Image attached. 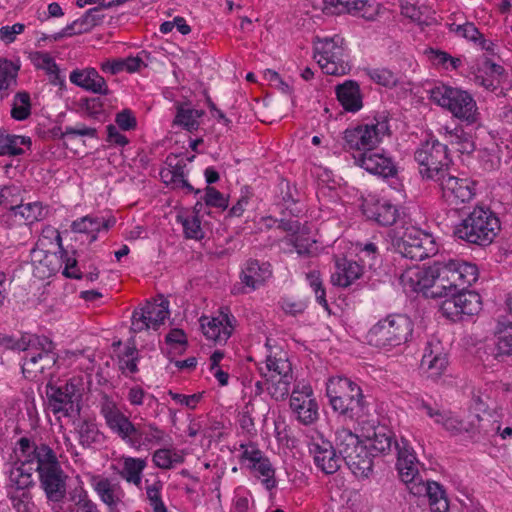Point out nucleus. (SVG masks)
I'll list each match as a JSON object with an SVG mask.
<instances>
[{
	"label": "nucleus",
	"mask_w": 512,
	"mask_h": 512,
	"mask_svg": "<svg viewBox=\"0 0 512 512\" xmlns=\"http://www.w3.org/2000/svg\"><path fill=\"white\" fill-rule=\"evenodd\" d=\"M24 29L25 25L22 23H16L12 26H2L0 28V39L6 44H10L15 41L16 36L21 34Z\"/></svg>",
	"instance_id": "63"
},
{
	"label": "nucleus",
	"mask_w": 512,
	"mask_h": 512,
	"mask_svg": "<svg viewBox=\"0 0 512 512\" xmlns=\"http://www.w3.org/2000/svg\"><path fill=\"white\" fill-rule=\"evenodd\" d=\"M497 340H492L496 345L498 355L503 361L504 357L512 354V322L499 321L496 331Z\"/></svg>",
	"instance_id": "43"
},
{
	"label": "nucleus",
	"mask_w": 512,
	"mask_h": 512,
	"mask_svg": "<svg viewBox=\"0 0 512 512\" xmlns=\"http://www.w3.org/2000/svg\"><path fill=\"white\" fill-rule=\"evenodd\" d=\"M363 273V268L357 262H347L341 272L333 274L331 281L334 285L347 287Z\"/></svg>",
	"instance_id": "47"
},
{
	"label": "nucleus",
	"mask_w": 512,
	"mask_h": 512,
	"mask_svg": "<svg viewBox=\"0 0 512 512\" xmlns=\"http://www.w3.org/2000/svg\"><path fill=\"white\" fill-rule=\"evenodd\" d=\"M169 316V301L162 296L158 300L147 301L144 306L134 310L131 330L139 333L147 329L157 330Z\"/></svg>",
	"instance_id": "12"
},
{
	"label": "nucleus",
	"mask_w": 512,
	"mask_h": 512,
	"mask_svg": "<svg viewBox=\"0 0 512 512\" xmlns=\"http://www.w3.org/2000/svg\"><path fill=\"white\" fill-rule=\"evenodd\" d=\"M46 211L39 202L17 204L11 206V215L19 220H23L25 224H32L45 217Z\"/></svg>",
	"instance_id": "42"
},
{
	"label": "nucleus",
	"mask_w": 512,
	"mask_h": 512,
	"mask_svg": "<svg viewBox=\"0 0 512 512\" xmlns=\"http://www.w3.org/2000/svg\"><path fill=\"white\" fill-rule=\"evenodd\" d=\"M368 75L374 82L383 86H393L397 83V77L388 69H372Z\"/></svg>",
	"instance_id": "60"
},
{
	"label": "nucleus",
	"mask_w": 512,
	"mask_h": 512,
	"mask_svg": "<svg viewBox=\"0 0 512 512\" xmlns=\"http://www.w3.org/2000/svg\"><path fill=\"white\" fill-rule=\"evenodd\" d=\"M115 122L120 129L125 131L133 130L137 126L136 118L129 109L117 113Z\"/></svg>",
	"instance_id": "62"
},
{
	"label": "nucleus",
	"mask_w": 512,
	"mask_h": 512,
	"mask_svg": "<svg viewBox=\"0 0 512 512\" xmlns=\"http://www.w3.org/2000/svg\"><path fill=\"white\" fill-rule=\"evenodd\" d=\"M436 262L428 267H411L406 269L399 278L406 292H423L430 296L432 290H438Z\"/></svg>",
	"instance_id": "14"
},
{
	"label": "nucleus",
	"mask_w": 512,
	"mask_h": 512,
	"mask_svg": "<svg viewBox=\"0 0 512 512\" xmlns=\"http://www.w3.org/2000/svg\"><path fill=\"white\" fill-rule=\"evenodd\" d=\"M419 172L425 179L439 181L449 171L450 159L447 145L438 140H428L415 152Z\"/></svg>",
	"instance_id": "9"
},
{
	"label": "nucleus",
	"mask_w": 512,
	"mask_h": 512,
	"mask_svg": "<svg viewBox=\"0 0 512 512\" xmlns=\"http://www.w3.org/2000/svg\"><path fill=\"white\" fill-rule=\"evenodd\" d=\"M335 91L338 101L346 111L357 112L362 108V95L356 81L346 80L337 85Z\"/></svg>",
	"instance_id": "31"
},
{
	"label": "nucleus",
	"mask_w": 512,
	"mask_h": 512,
	"mask_svg": "<svg viewBox=\"0 0 512 512\" xmlns=\"http://www.w3.org/2000/svg\"><path fill=\"white\" fill-rule=\"evenodd\" d=\"M171 437L154 424H148L142 429L138 428L136 435L131 438L130 445L134 448L141 446L166 445L171 444Z\"/></svg>",
	"instance_id": "33"
},
{
	"label": "nucleus",
	"mask_w": 512,
	"mask_h": 512,
	"mask_svg": "<svg viewBox=\"0 0 512 512\" xmlns=\"http://www.w3.org/2000/svg\"><path fill=\"white\" fill-rule=\"evenodd\" d=\"M233 319L224 312H220L217 317L203 316L200 318L203 334L208 340L219 344L226 343L234 330Z\"/></svg>",
	"instance_id": "21"
},
{
	"label": "nucleus",
	"mask_w": 512,
	"mask_h": 512,
	"mask_svg": "<svg viewBox=\"0 0 512 512\" xmlns=\"http://www.w3.org/2000/svg\"><path fill=\"white\" fill-rule=\"evenodd\" d=\"M101 414L107 426L123 440L131 443V438L136 435L138 428L126 417L107 395L101 400Z\"/></svg>",
	"instance_id": "17"
},
{
	"label": "nucleus",
	"mask_w": 512,
	"mask_h": 512,
	"mask_svg": "<svg viewBox=\"0 0 512 512\" xmlns=\"http://www.w3.org/2000/svg\"><path fill=\"white\" fill-rule=\"evenodd\" d=\"M306 279L313 289L317 302L326 310L329 311V305L326 300V292L323 287L322 279L320 278V273L317 270H312L306 274Z\"/></svg>",
	"instance_id": "55"
},
{
	"label": "nucleus",
	"mask_w": 512,
	"mask_h": 512,
	"mask_svg": "<svg viewBox=\"0 0 512 512\" xmlns=\"http://www.w3.org/2000/svg\"><path fill=\"white\" fill-rule=\"evenodd\" d=\"M147 466V462L142 458L126 457L123 459L122 469L119 471L121 478L128 483L141 488L142 473Z\"/></svg>",
	"instance_id": "39"
},
{
	"label": "nucleus",
	"mask_w": 512,
	"mask_h": 512,
	"mask_svg": "<svg viewBox=\"0 0 512 512\" xmlns=\"http://www.w3.org/2000/svg\"><path fill=\"white\" fill-rule=\"evenodd\" d=\"M152 461L156 467L164 470L172 469L177 464L184 462V457L177 451L161 448L153 453Z\"/></svg>",
	"instance_id": "48"
},
{
	"label": "nucleus",
	"mask_w": 512,
	"mask_h": 512,
	"mask_svg": "<svg viewBox=\"0 0 512 512\" xmlns=\"http://www.w3.org/2000/svg\"><path fill=\"white\" fill-rule=\"evenodd\" d=\"M31 144L32 141L30 137L9 134L5 129H0V156L22 155L24 153V150L18 147V145L30 147Z\"/></svg>",
	"instance_id": "38"
},
{
	"label": "nucleus",
	"mask_w": 512,
	"mask_h": 512,
	"mask_svg": "<svg viewBox=\"0 0 512 512\" xmlns=\"http://www.w3.org/2000/svg\"><path fill=\"white\" fill-rule=\"evenodd\" d=\"M177 220L182 224L186 238L201 239L203 237L201 222L197 215H178Z\"/></svg>",
	"instance_id": "54"
},
{
	"label": "nucleus",
	"mask_w": 512,
	"mask_h": 512,
	"mask_svg": "<svg viewBox=\"0 0 512 512\" xmlns=\"http://www.w3.org/2000/svg\"><path fill=\"white\" fill-rule=\"evenodd\" d=\"M115 224L114 218L104 219L102 217L97 216H84L78 220H75L72 225V231L76 233H86L91 235L90 242H93L97 239V233L99 231L108 230Z\"/></svg>",
	"instance_id": "35"
},
{
	"label": "nucleus",
	"mask_w": 512,
	"mask_h": 512,
	"mask_svg": "<svg viewBox=\"0 0 512 512\" xmlns=\"http://www.w3.org/2000/svg\"><path fill=\"white\" fill-rule=\"evenodd\" d=\"M362 445L358 435L353 433L349 428H338L335 432V449H337L339 456L343 459Z\"/></svg>",
	"instance_id": "40"
},
{
	"label": "nucleus",
	"mask_w": 512,
	"mask_h": 512,
	"mask_svg": "<svg viewBox=\"0 0 512 512\" xmlns=\"http://www.w3.org/2000/svg\"><path fill=\"white\" fill-rule=\"evenodd\" d=\"M267 381L270 382L269 386L267 387L270 395L276 400H281L287 397L290 393L293 374L279 376L277 378H268Z\"/></svg>",
	"instance_id": "50"
},
{
	"label": "nucleus",
	"mask_w": 512,
	"mask_h": 512,
	"mask_svg": "<svg viewBox=\"0 0 512 512\" xmlns=\"http://www.w3.org/2000/svg\"><path fill=\"white\" fill-rule=\"evenodd\" d=\"M272 275L271 266L268 262L260 263L250 259L246 262L241 273V282L250 290H255L265 283Z\"/></svg>",
	"instance_id": "28"
},
{
	"label": "nucleus",
	"mask_w": 512,
	"mask_h": 512,
	"mask_svg": "<svg viewBox=\"0 0 512 512\" xmlns=\"http://www.w3.org/2000/svg\"><path fill=\"white\" fill-rule=\"evenodd\" d=\"M205 203L208 206L226 209L228 200L224 195L213 187H207L204 196Z\"/></svg>",
	"instance_id": "61"
},
{
	"label": "nucleus",
	"mask_w": 512,
	"mask_h": 512,
	"mask_svg": "<svg viewBox=\"0 0 512 512\" xmlns=\"http://www.w3.org/2000/svg\"><path fill=\"white\" fill-rule=\"evenodd\" d=\"M311 396V388L305 387L303 392L293 391L290 398L291 409L305 425L312 424L318 419V404Z\"/></svg>",
	"instance_id": "23"
},
{
	"label": "nucleus",
	"mask_w": 512,
	"mask_h": 512,
	"mask_svg": "<svg viewBox=\"0 0 512 512\" xmlns=\"http://www.w3.org/2000/svg\"><path fill=\"white\" fill-rule=\"evenodd\" d=\"M369 448L374 456L378 454H387L391 451L392 447L395 448L396 440L394 433L385 426H378L374 428L373 434L367 436Z\"/></svg>",
	"instance_id": "36"
},
{
	"label": "nucleus",
	"mask_w": 512,
	"mask_h": 512,
	"mask_svg": "<svg viewBox=\"0 0 512 512\" xmlns=\"http://www.w3.org/2000/svg\"><path fill=\"white\" fill-rule=\"evenodd\" d=\"M367 216L374 219L379 225L390 226L396 223L399 211L396 206L384 201L376 203L367 210Z\"/></svg>",
	"instance_id": "41"
},
{
	"label": "nucleus",
	"mask_w": 512,
	"mask_h": 512,
	"mask_svg": "<svg viewBox=\"0 0 512 512\" xmlns=\"http://www.w3.org/2000/svg\"><path fill=\"white\" fill-rule=\"evenodd\" d=\"M373 457L368 446L362 444L343 461L356 477L368 478L373 472Z\"/></svg>",
	"instance_id": "29"
},
{
	"label": "nucleus",
	"mask_w": 512,
	"mask_h": 512,
	"mask_svg": "<svg viewBox=\"0 0 512 512\" xmlns=\"http://www.w3.org/2000/svg\"><path fill=\"white\" fill-rule=\"evenodd\" d=\"M413 323L403 314H392L376 323L368 332V343L378 348H392L406 343L412 336Z\"/></svg>",
	"instance_id": "6"
},
{
	"label": "nucleus",
	"mask_w": 512,
	"mask_h": 512,
	"mask_svg": "<svg viewBox=\"0 0 512 512\" xmlns=\"http://www.w3.org/2000/svg\"><path fill=\"white\" fill-rule=\"evenodd\" d=\"M500 230V221L489 208L475 207L455 227L454 234L469 244L490 245Z\"/></svg>",
	"instance_id": "3"
},
{
	"label": "nucleus",
	"mask_w": 512,
	"mask_h": 512,
	"mask_svg": "<svg viewBox=\"0 0 512 512\" xmlns=\"http://www.w3.org/2000/svg\"><path fill=\"white\" fill-rule=\"evenodd\" d=\"M478 357L484 363L485 366H494L495 362H500L501 358L498 355L496 345L493 341L485 343L483 346L478 348Z\"/></svg>",
	"instance_id": "59"
},
{
	"label": "nucleus",
	"mask_w": 512,
	"mask_h": 512,
	"mask_svg": "<svg viewBox=\"0 0 512 512\" xmlns=\"http://www.w3.org/2000/svg\"><path fill=\"white\" fill-rule=\"evenodd\" d=\"M308 449L315 465L325 474H334L340 469L342 458L329 440L322 436L312 437Z\"/></svg>",
	"instance_id": "16"
},
{
	"label": "nucleus",
	"mask_w": 512,
	"mask_h": 512,
	"mask_svg": "<svg viewBox=\"0 0 512 512\" xmlns=\"http://www.w3.org/2000/svg\"><path fill=\"white\" fill-rule=\"evenodd\" d=\"M254 507V501L249 493L236 494L233 502L234 512H249Z\"/></svg>",
	"instance_id": "64"
},
{
	"label": "nucleus",
	"mask_w": 512,
	"mask_h": 512,
	"mask_svg": "<svg viewBox=\"0 0 512 512\" xmlns=\"http://www.w3.org/2000/svg\"><path fill=\"white\" fill-rule=\"evenodd\" d=\"M326 394L333 411L343 422H358L368 415L369 404L361 387L349 378H330Z\"/></svg>",
	"instance_id": "1"
},
{
	"label": "nucleus",
	"mask_w": 512,
	"mask_h": 512,
	"mask_svg": "<svg viewBox=\"0 0 512 512\" xmlns=\"http://www.w3.org/2000/svg\"><path fill=\"white\" fill-rule=\"evenodd\" d=\"M322 10L327 15L349 13L359 15L366 20H373L377 14V8L369 0L324 1Z\"/></svg>",
	"instance_id": "20"
},
{
	"label": "nucleus",
	"mask_w": 512,
	"mask_h": 512,
	"mask_svg": "<svg viewBox=\"0 0 512 512\" xmlns=\"http://www.w3.org/2000/svg\"><path fill=\"white\" fill-rule=\"evenodd\" d=\"M314 59L327 75L342 76L351 70L348 55L344 47V38L316 36L313 40Z\"/></svg>",
	"instance_id": "7"
},
{
	"label": "nucleus",
	"mask_w": 512,
	"mask_h": 512,
	"mask_svg": "<svg viewBox=\"0 0 512 512\" xmlns=\"http://www.w3.org/2000/svg\"><path fill=\"white\" fill-rule=\"evenodd\" d=\"M93 487L101 501L109 507L110 511H113L118 506L124 496L119 483H115L109 478L94 479Z\"/></svg>",
	"instance_id": "32"
},
{
	"label": "nucleus",
	"mask_w": 512,
	"mask_h": 512,
	"mask_svg": "<svg viewBox=\"0 0 512 512\" xmlns=\"http://www.w3.org/2000/svg\"><path fill=\"white\" fill-rule=\"evenodd\" d=\"M77 433L79 443L85 448H89L93 444L100 443L103 439V435L99 431L97 425L88 420H83L78 423Z\"/></svg>",
	"instance_id": "45"
},
{
	"label": "nucleus",
	"mask_w": 512,
	"mask_h": 512,
	"mask_svg": "<svg viewBox=\"0 0 512 512\" xmlns=\"http://www.w3.org/2000/svg\"><path fill=\"white\" fill-rule=\"evenodd\" d=\"M442 135L444 144L455 148L458 152L470 154L475 150V144L472 136L465 132L462 127L449 129L447 126L439 130Z\"/></svg>",
	"instance_id": "34"
},
{
	"label": "nucleus",
	"mask_w": 512,
	"mask_h": 512,
	"mask_svg": "<svg viewBox=\"0 0 512 512\" xmlns=\"http://www.w3.org/2000/svg\"><path fill=\"white\" fill-rule=\"evenodd\" d=\"M388 131V123L385 120L348 128L344 132V147L349 150H357L359 153L373 151Z\"/></svg>",
	"instance_id": "11"
},
{
	"label": "nucleus",
	"mask_w": 512,
	"mask_h": 512,
	"mask_svg": "<svg viewBox=\"0 0 512 512\" xmlns=\"http://www.w3.org/2000/svg\"><path fill=\"white\" fill-rule=\"evenodd\" d=\"M393 246L401 256L415 261L433 256L438 251L432 235L414 226L405 228L402 235L394 240Z\"/></svg>",
	"instance_id": "10"
},
{
	"label": "nucleus",
	"mask_w": 512,
	"mask_h": 512,
	"mask_svg": "<svg viewBox=\"0 0 512 512\" xmlns=\"http://www.w3.org/2000/svg\"><path fill=\"white\" fill-rule=\"evenodd\" d=\"M505 70L490 59H485L482 67L474 74V83L483 87L487 91L495 92L498 96L504 95L503 89L500 88L501 77L504 76Z\"/></svg>",
	"instance_id": "24"
},
{
	"label": "nucleus",
	"mask_w": 512,
	"mask_h": 512,
	"mask_svg": "<svg viewBox=\"0 0 512 512\" xmlns=\"http://www.w3.org/2000/svg\"><path fill=\"white\" fill-rule=\"evenodd\" d=\"M409 491L414 496H427L433 512H446L449 508L445 492L436 482H424L419 479L417 483L409 486Z\"/></svg>",
	"instance_id": "25"
},
{
	"label": "nucleus",
	"mask_w": 512,
	"mask_h": 512,
	"mask_svg": "<svg viewBox=\"0 0 512 512\" xmlns=\"http://www.w3.org/2000/svg\"><path fill=\"white\" fill-rule=\"evenodd\" d=\"M438 290H432L433 298L446 297L453 291H461L475 283L478 279V268L475 264L461 259L436 261Z\"/></svg>",
	"instance_id": "4"
},
{
	"label": "nucleus",
	"mask_w": 512,
	"mask_h": 512,
	"mask_svg": "<svg viewBox=\"0 0 512 512\" xmlns=\"http://www.w3.org/2000/svg\"><path fill=\"white\" fill-rule=\"evenodd\" d=\"M448 366L447 354L440 341L432 340L427 342L421 359L420 367L428 373V377L437 378Z\"/></svg>",
	"instance_id": "22"
},
{
	"label": "nucleus",
	"mask_w": 512,
	"mask_h": 512,
	"mask_svg": "<svg viewBox=\"0 0 512 512\" xmlns=\"http://www.w3.org/2000/svg\"><path fill=\"white\" fill-rule=\"evenodd\" d=\"M242 453V460L247 462V467L251 470L255 477L261 479L262 484L267 490H272L276 487L277 481L275 478V469L273 468L270 460L264 456L263 452L253 445L244 446Z\"/></svg>",
	"instance_id": "15"
},
{
	"label": "nucleus",
	"mask_w": 512,
	"mask_h": 512,
	"mask_svg": "<svg viewBox=\"0 0 512 512\" xmlns=\"http://www.w3.org/2000/svg\"><path fill=\"white\" fill-rule=\"evenodd\" d=\"M74 512H98L97 505L84 490L75 491L71 496Z\"/></svg>",
	"instance_id": "56"
},
{
	"label": "nucleus",
	"mask_w": 512,
	"mask_h": 512,
	"mask_svg": "<svg viewBox=\"0 0 512 512\" xmlns=\"http://www.w3.org/2000/svg\"><path fill=\"white\" fill-rule=\"evenodd\" d=\"M19 66L7 59H0V91L4 92L17 84Z\"/></svg>",
	"instance_id": "49"
},
{
	"label": "nucleus",
	"mask_w": 512,
	"mask_h": 512,
	"mask_svg": "<svg viewBox=\"0 0 512 512\" xmlns=\"http://www.w3.org/2000/svg\"><path fill=\"white\" fill-rule=\"evenodd\" d=\"M442 196L450 206L470 202L476 194V182L464 175L445 174L439 181Z\"/></svg>",
	"instance_id": "13"
},
{
	"label": "nucleus",
	"mask_w": 512,
	"mask_h": 512,
	"mask_svg": "<svg viewBox=\"0 0 512 512\" xmlns=\"http://www.w3.org/2000/svg\"><path fill=\"white\" fill-rule=\"evenodd\" d=\"M397 452L396 467L401 480L409 487L421 479L419 475V461L410 443L401 438L400 442H395Z\"/></svg>",
	"instance_id": "19"
},
{
	"label": "nucleus",
	"mask_w": 512,
	"mask_h": 512,
	"mask_svg": "<svg viewBox=\"0 0 512 512\" xmlns=\"http://www.w3.org/2000/svg\"><path fill=\"white\" fill-rule=\"evenodd\" d=\"M461 316H472L481 310V297L474 291H468L467 288L461 291H455Z\"/></svg>",
	"instance_id": "44"
},
{
	"label": "nucleus",
	"mask_w": 512,
	"mask_h": 512,
	"mask_svg": "<svg viewBox=\"0 0 512 512\" xmlns=\"http://www.w3.org/2000/svg\"><path fill=\"white\" fill-rule=\"evenodd\" d=\"M444 298L445 300L442 302L440 307L443 315L451 320L462 319L455 291L449 293V295Z\"/></svg>",
	"instance_id": "58"
},
{
	"label": "nucleus",
	"mask_w": 512,
	"mask_h": 512,
	"mask_svg": "<svg viewBox=\"0 0 512 512\" xmlns=\"http://www.w3.org/2000/svg\"><path fill=\"white\" fill-rule=\"evenodd\" d=\"M203 115V110L194 109L189 104H178L173 123L189 132H193L199 128V120Z\"/></svg>",
	"instance_id": "37"
},
{
	"label": "nucleus",
	"mask_w": 512,
	"mask_h": 512,
	"mask_svg": "<svg viewBox=\"0 0 512 512\" xmlns=\"http://www.w3.org/2000/svg\"><path fill=\"white\" fill-rule=\"evenodd\" d=\"M69 78L73 84L87 91L102 95L109 94L105 79L94 68L74 70L70 73Z\"/></svg>",
	"instance_id": "27"
},
{
	"label": "nucleus",
	"mask_w": 512,
	"mask_h": 512,
	"mask_svg": "<svg viewBox=\"0 0 512 512\" xmlns=\"http://www.w3.org/2000/svg\"><path fill=\"white\" fill-rule=\"evenodd\" d=\"M265 369L269 373V378H277L284 375H292L291 364L287 359H277L268 356L266 359Z\"/></svg>",
	"instance_id": "53"
},
{
	"label": "nucleus",
	"mask_w": 512,
	"mask_h": 512,
	"mask_svg": "<svg viewBox=\"0 0 512 512\" xmlns=\"http://www.w3.org/2000/svg\"><path fill=\"white\" fill-rule=\"evenodd\" d=\"M430 99L447 109L454 117L467 124L479 120L477 103L470 93L460 88L440 84L430 90Z\"/></svg>",
	"instance_id": "5"
},
{
	"label": "nucleus",
	"mask_w": 512,
	"mask_h": 512,
	"mask_svg": "<svg viewBox=\"0 0 512 512\" xmlns=\"http://www.w3.org/2000/svg\"><path fill=\"white\" fill-rule=\"evenodd\" d=\"M145 490L149 504L153 509V512H167L166 506L161 499V490L163 483L160 480H155L150 483L148 479L145 480Z\"/></svg>",
	"instance_id": "51"
},
{
	"label": "nucleus",
	"mask_w": 512,
	"mask_h": 512,
	"mask_svg": "<svg viewBox=\"0 0 512 512\" xmlns=\"http://www.w3.org/2000/svg\"><path fill=\"white\" fill-rule=\"evenodd\" d=\"M15 512H37L31 492H16L7 496Z\"/></svg>",
	"instance_id": "52"
},
{
	"label": "nucleus",
	"mask_w": 512,
	"mask_h": 512,
	"mask_svg": "<svg viewBox=\"0 0 512 512\" xmlns=\"http://www.w3.org/2000/svg\"><path fill=\"white\" fill-rule=\"evenodd\" d=\"M22 460L19 465L11 468L9 473V483L7 484V496L16 494V492H31L34 486L32 471L35 470V464Z\"/></svg>",
	"instance_id": "26"
},
{
	"label": "nucleus",
	"mask_w": 512,
	"mask_h": 512,
	"mask_svg": "<svg viewBox=\"0 0 512 512\" xmlns=\"http://www.w3.org/2000/svg\"><path fill=\"white\" fill-rule=\"evenodd\" d=\"M48 406L54 415L62 413L72 417L80 413L82 400V381L72 378L61 385L48 383L45 387Z\"/></svg>",
	"instance_id": "8"
},
{
	"label": "nucleus",
	"mask_w": 512,
	"mask_h": 512,
	"mask_svg": "<svg viewBox=\"0 0 512 512\" xmlns=\"http://www.w3.org/2000/svg\"><path fill=\"white\" fill-rule=\"evenodd\" d=\"M353 158L358 166L383 178L394 177L398 171L393 159L382 150L361 152Z\"/></svg>",
	"instance_id": "18"
},
{
	"label": "nucleus",
	"mask_w": 512,
	"mask_h": 512,
	"mask_svg": "<svg viewBox=\"0 0 512 512\" xmlns=\"http://www.w3.org/2000/svg\"><path fill=\"white\" fill-rule=\"evenodd\" d=\"M31 98L26 91H19L14 95L11 105V117L17 121H24L31 115Z\"/></svg>",
	"instance_id": "46"
},
{
	"label": "nucleus",
	"mask_w": 512,
	"mask_h": 512,
	"mask_svg": "<svg viewBox=\"0 0 512 512\" xmlns=\"http://www.w3.org/2000/svg\"><path fill=\"white\" fill-rule=\"evenodd\" d=\"M449 30L457 36L473 42H477V39H479L480 36V31L472 22H466L464 24L452 23L449 25Z\"/></svg>",
	"instance_id": "57"
},
{
	"label": "nucleus",
	"mask_w": 512,
	"mask_h": 512,
	"mask_svg": "<svg viewBox=\"0 0 512 512\" xmlns=\"http://www.w3.org/2000/svg\"><path fill=\"white\" fill-rule=\"evenodd\" d=\"M56 353H43L29 351L24 357L22 371L26 377H35L37 373H43L51 369L57 362Z\"/></svg>",
	"instance_id": "30"
},
{
	"label": "nucleus",
	"mask_w": 512,
	"mask_h": 512,
	"mask_svg": "<svg viewBox=\"0 0 512 512\" xmlns=\"http://www.w3.org/2000/svg\"><path fill=\"white\" fill-rule=\"evenodd\" d=\"M33 452L32 464H35L40 487L47 500L54 503L63 501L67 493L68 476L63 471L55 452L46 444L39 445Z\"/></svg>",
	"instance_id": "2"
}]
</instances>
